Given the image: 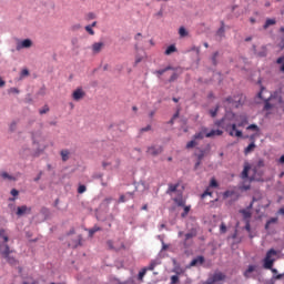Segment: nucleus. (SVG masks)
Wrapping results in <instances>:
<instances>
[{
  "mask_svg": "<svg viewBox=\"0 0 284 284\" xmlns=\"http://www.w3.org/2000/svg\"><path fill=\"white\" fill-rule=\"evenodd\" d=\"M197 162L195 163V170L199 169L201 165L203 159H205V150H200V153L195 154Z\"/></svg>",
  "mask_w": 284,
  "mask_h": 284,
  "instance_id": "nucleus-16",
  "label": "nucleus"
},
{
  "mask_svg": "<svg viewBox=\"0 0 284 284\" xmlns=\"http://www.w3.org/2000/svg\"><path fill=\"white\" fill-rule=\"evenodd\" d=\"M242 214L244 216V219H246V221H250V219H252V213H250V211H242Z\"/></svg>",
  "mask_w": 284,
  "mask_h": 284,
  "instance_id": "nucleus-40",
  "label": "nucleus"
},
{
  "mask_svg": "<svg viewBox=\"0 0 284 284\" xmlns=\"http://www.w3.org/2000/svg\"><path fill=\"white\" fill-rule=\"evenodd\" d=\"M85 30L91 34V37H94V30L92 29V27L87 26Z\"/></svg>",
  "mask_w": 284,
  "mask_h": 284,
  "instance_id": "nucleus-54",
  "label": "nucleus"
},
{
  "mask_svg": "<svg viewBox=\"0 0 284 284\" xmlns=\"http://www.w3.org/2000/svg\"><path fill=\"white\" fill-rule=\"evenodd\" d=\"M10 241V234L8 230L0 229V255L9 265H17V258L12 255L14 254V250L10 248L8 242Z\"/></svg>",
  "mask_w": 284,
  "mask_h": 284,
  "instance_id": "nucleus-1",
  "label": "nucleus"
},
{
  "mask_svg": "<svg viewBox=\"0 0 284 284\" xmlns=\"http://www.w3.org/2000/svg\"><path fill=\"white\" fill-rule=\"evenodd\" d=\"M219 57V52H215L212 57L213 65H216V59Z\"/></svg>",
  "mask_w": 284,
  "mask_h": 284,
  "instance_id": "nucleus-59",
  "label": "nucleus"
},
{
  "mask_svg": "<svg viewBox=\"0 0 284 284\" xmlns=\"http://www.w3.org/2000/svg\"><path fill=\"white\" fill-rule=\"evenodd\" d=\"M270 26H276V19H266L265 23H264V30H267V28H270Z\"/></svg>",
  "mask_w": 284,
  "mask_h": 284,
  "instance_id": "nucleus-24",
  "label": "nucleus"
},
{
  "mask_svg": "<svg viewBox=\"0 0 284 284\" xmlns=\"http://www.w3.org/2000/svg\"><path fill=\"white\" fill-rule=\"evenodd\" d=\"M221 126L230 136H237V139L243 136V131L236 130V123H227V118L222 119Z\"/></svg>",
  "mask_w": 284,
  "mask_h": 284,
  "instance_id": "nucleus-3",
  "label": "nucleus"
},
{
  "mask_svg": "<svg viewBox=\"0 0 284 284\" xmlns=\"http://www.w3.org/2000/svg\"><path fill=\"white\" fill-rule=\"evenodd\" d=\"M119 202L120 203H125V195H121Z\"/></svg>",
  "mask_w": 284,
  "mask_h": 284,
  "instance_id": "nucleus-64",
  "label": "nucleus"
},
{
  "mask_svg": "<svg viewBox=\"0 0 284 284\" xmlns=\"http://www.w3.org/2000/svg\"><path fill=\"white\" fill-rule=\"evenodd\" d=\"M97 232H101V227L99 226H93L92 229L89 230V236H94Z\"/></svg>",
  "mask_w": 284,
  "mask_h": 284,
  "instance_id": "nucleus-33",
  "label": "nucleus"
},
{
  "mask_svg": "<svg viewBox=\"0 0 284 284\" xmlns=\"http://www.w3.org/2000/svg\"><path fill=\"white\" fill-rule=\"evenodd\" d=\"M173 52H176V47H175L174 44H171V45H169V47L166 48L164 54L170 55V54H172Z\"/></svg>",
  "mask_w": 284,
  "mask_h": 284,
  "instance_id": "nucleus-29",
  "label": "nucleus"
},
{
  "mask_svg": "<svg viewBox=\"0 0 284 284\" xmlns=\"http://www.w3.org/2000/svg\"><path fill=\"white\" fill-rule=\"evenodd\" d=\"M272 223H278V217L270 219L265 224V230H270V225H272Z\"/></svg>",
  "mask_w": 284,
  "mask_h": 284,
  "instance_id": "nucleus-32",
  "label": "nucleus"
},
{
  "mask_svg": "<svg viewBox=\"0 0 284 284\" xmlns=\"http://www.w3.org/2000/svg\"><path fill=\"white\" fill-rule=\"evenodd\" d=\"M205 196H212V192L210 191V189H206L204 191V193L201 195V199H205Z\"/></svg>",
  "mask_w": 284,
  "mask_h": 284,
  "instance_id": "nucleus-47",
  "label": "nucleus"
},
{
  "mask_svg": "<svg viewBox=\"0 0 284 284\" xmlns=\"http://www.w3.org/2000/svg\"><path fill=\"white\" fill-rule=\"evenodd\" d=\"M216 112H219V109H215V110H211L210 111V114L211 116L214 119V116H216Z\"/></svg>",
  "mask_w": 284,
  "mask_h": 284,
  "instance_id": "nucleus-62",
  "label": "nucleus"
},
{
  "mask_svg": "<svg viewBox=\"0 0 284 284\" xmlns=\"http://www.w3.org/2000/svg\"><path fill=\"white\" fill-rule=\"evenodd\" d=\"M245 103V95L237 94L235 97H229L224 100V108L226 110H234V108H241Z\"/></svg>",
  "mask_w": 284,
  "mask_h": 284,
  "instance_id": "nucleus-2",
  "label": "nucleus"
},
{
  "mask_svg": "<svg viewBox=\"0 0 284 284\" xmlns=\"http://www.w3.org/2000/svg\"><path fill=\"white\" fill-rule=\"evenodd\" d=\"M175 205H178V207H185V199H183V195H179L178 197L173 199Z\"/></svg>",
  "mask_w": 284,
  "mask_h": 284,
  "instance_id": "nucleus-20",
  "label": "nucleus"
},
{
  "mask_svg": "<svg viewBox=\"0 0 284 284\" xmlns=\"http://www.w3.org/2000/svg\"><path fill=\"white\" fill-rule=\"evenodd\" d=\"M221 281H225V274H223L221 272H215L213 275H211L207 278L206 284H214V283H219Z\"/></svg>",
  "mask_w": 284,
  "mask_h": 284,
  "instance_id": "nucleus-7",
  "label": "nucleus"
},
{
  "mask_svg": "<svg viewBox=\"0 0 284 284\" xmlns=\"http://www.w3.org/2000/svg\"><path fill=\"white\" fill-rule=\"evenodd\" d=\"M182 207H184V211L181 214V216H182V219H185V216H187V214H190V210H192V206L184 204V206H182Z\"/></svg>",
  "mask_w": 284,
  "mask_h": 284,
  "instance_id": "nucleus-31",
  "label": "nucleus"
},
{
  "mask_svg": "<svg viewBox=\"0 0 284 284\" xmlns=\"http://www.w3.org/2000/svg\"><path fill=\"white\" fill-rule=\"evenodd\" d=\"M88 187L84 184H80L78 187V194H83L85 193Z\"/></svg>",
  "mask_w": 284,
  "mask_h": 284,
  "instance_id": "nucleus-37",
  "label": "nucleus"
},
{
  "mask_svg": "<svg viewBox=\"0 0 284 284\" xmlns=\"http://www.w3.org/2000/svg\"><path fill=\"white\" fill-rule=\"evenodd\" d=\"M0 176L3 181H17V178L14 175H10V173L6 171L0 172Z\"/></svg>",
  "mask_w": 284,
  "mask_h": 284,
  "instance_id": "nucleus-19",
  "label": "nucleus"
},
{
  "mask_svg": "<svg viewBox=\"0 0 284 284\" xmlns=\"http://www.w3.org/2000/svg\"><path fill=\"white\" fill-rule=\"evenodd\" d=\"M246 130H253L254 132H258V125L256 124H251L246 128Z\"/></svg>",
  "mask_w": 284,
  "mask_h": 284,
  "instance_id": "nucleus-48",
  "label": "nucleus"
},
{
  "mask_svg": "<svg viewBox=\"0 0 284 284\" xmlns=\"http://www.w3.org/2000/svg\"><path fill=\"white\" fill-rule=\"evenodd\" d=\"M210 187H219V182H216V179H212L210 182Z\"/></svg>",
  "mask_w": 284,
  "mask_h": 284,
  "instance_id": "nucleus-49",
  "label": "nucleus"
},
{
  "mask_svg": "<svg viewBox=\"0 0 284 284\" xmlns=\"http://www.w3.org/2000/svg\"><path fill=\"white\" fill-rule=\"evenodd\" d=\"M26 77H30V71L28 69H23L20 73V79H26Z\"/></svg>",
  "mask_w": 284,
  "mask_h": 284,
  "instance_id": "nucleus-36",
  "label": "nucleus"
},
{
  "mask_svg": "<svg viewBox=\"0 0 284 284\" xmlns=\"http://www.w3.org/2000/svg\"><path fill=\"white\" fill-rule=\"evenodd\" d=\"M102 168H103V170H108L109 168H110V170H112V163L108 162V161H103Z\"/></svg>",
  "mask_w": 284,
  "mask_h": 284,
  "instance_id": "nucleus-41",
  "label": "nucleus"
},
{
  "mask_svg": "<svg viewBox=\"0 0 284 284\" xmlns=\"http://www.w3.org/2000/svg\"><path fill=\"white\" fill-rule=\"evenodd\" d=\"M257 97L265 102L264 110H272V104L270 103V101H272V95L265 87H261V91L257 93Z\"/></svg>",
  "mask_w": 284,
  "mask_h": 284,
  "instance_id": "nucleus-5",
  "label": "nucleus"
},
{
  "mask_svg": "<svg viewBox=\"0 0 284 284\" xmlns=\"http://www.w3.org/2000/svg\"><path fill=\"white\" fill-rule=\"evenodd\" d=\"M263 168H265V161L258 160L253 166L254 175L251 178V181H261V178L263 176Z\"/></svg>",
  "mask_w": 284,
  "mask_h": 284,
  "instance_id": "nucleus-6",
  "label": "nucleus"
},
{
  "mask_svg": "<svg viewBox=\"0 0 284 284\" xmlns=\"http://www.w3.org/2000/svg\"><path fill=\"white\" fill-rule=\"evenodd\" d=\"M22 284H39V282L32 280L31 282H23Z\"/></svg>",
  "mask_w": 284,
  "mask_h": 284,
  "instance_id": "nucleus-63",
  "label": "nucleus"
},
{
  "mask_svg": "<svg viewBox=\"0 0 284 284\" xmlns=\"http://www.w3.org/2000/svg\"><path fill=\"white\" fill-rule=\"evenodd\" d=\"M146 152L151 156H159L163 152V146H158V145H151L148 148Z\"/></svg>",
  "mask_w": 284,
  "mask_h": 284,
  "instance_id": "nucleus-8",
  "label": "nucleus"
},
{
  "mask_svg": "<svg viewBox=\"0 0 284 284\" xmlns=\"http://www.w3.org/2000/svg\"><path fill=\"white\" fill-rule=\"evenodd\" d=\"M236 121H239L237 128H245L248 123L247 115H240L236 118Z\"/></svg>",
  "mask_w": 284,
  "mask_h": 284,
  "instance_id": "nucleus-17",
  "label": "nucleus"
},
{
  "mask_svg": "<svg viewBox=\"0 0 284 284\" xmlns=\"http://www.w3.org/2000/svg\"><path fill=\"white\" fill-rule=\"evenodd\" d=\"M11 196H19V191L17 189H12Z\"/></svg>",
  "mask_w": 284,
  "mask_h": 284,
  "instance_id": "nucleus-60",
  "label": "nucleus"
},
{
  "mask_svg": "<svg viewBox=\"0 0 284 284\" xmlns=\"http://www.w3.org/2000/svg\"><path fill=\"white\" fill-rule=\"evenodd\" d=\"M8 93H9V94H19V89H17V88H11V89L8 90Z\"/></svg>",
  "mask_w": 284,
  "mask_h": 284,
  "instance_id": "nucleus-51",
  "label": "nucleus"
},
{
  "mask_svg": "<svg viewBox=\"0 0 284 284\" xmlns=\"http://www.w3.org/2000/svg\"><path fill=\"white\" fill-rule=\"evenodd\" d=\"M196 145H199V141L192 138V140L186 143V150H192V148H196Z\"/></svg>",
  "mask_w": 284,
  "mask_h": 284,
  "instance_id": "nucleus-23",
  "label": "nucleus"
},
{
  "mask_svg": "<svg viewBox=\"0 0 284 284\" xmlns=\"http://www.w3.org/2000/svg\"><path fill=\"white\" fill-rule=\"evenodd\" d=\"M168 70H172V67H166L165 69H161V70H158L155 72V74H158L159 77L165 74V72H168Z\"/></svg>",
  "mask_w": 284,
  "mask_h": 284,
  "instance_id": "nucleus-35",
  "label": "nucleus"
},
{
  "mask_svg": "<svg viewBox=\"0 0 284 284\" xmlns=\"http://www.w3.org/2000/svg\"><path fill=\"white\" fill-rule=\"evenodd\" d=\"M154 267H156V262L153 261L148 267H144V270H146V272H152L154 271Z\"/></svg>",
  "mask_w": 284,
  "mask_h": 284,
  "instance_id": "nucleus-38",
  "label": "nucleus"
},
{
  "mask_svg": "<svg viewBox=\"0 0 284 284\" xmlns=\"http://www.w3.org/2000/svg\"><path fill=\"white\" fill-rule=\"evenodd\" d=\"M145 274H148V268H142L138 275L139 281H143V277L145 276Z\"/></svg>",
  "mask_w": 284,
  "mask_h": 284,
  "instance_id": "nucleus-34",
  "label": "nucleus"
},
{
  "mask_svg": "<svg viewBox=\"0 0 284 284\" xmlns=\"http://www.w3.org/2000/svg\"><path fill=\"white\" fill-rule=\"evenodd\" d=\"M180 114H181V108H178V110H176L175 114L172 116V119H174L176 121V119H179Z\"/></svg>",
  "mask_w": 284,
  "mask_h": 284,
  "instance_id": "nucleus-56",
  "label": "nucleus"
},
{
  "mask_svg": "<svg viewBox=\"0 0 284 284\" xmlns=\"http://www.w3.org/2000/svg\"><path fill=\"white\" fill-rule=\"evenodd\" d=\"M223 135V131L216 129V130H211L210 132L206 131V139H214V136H222Z\"/></svg>",
  "mask_w": 284,
  "mask_h": 284,
  "instance_id": "nucleus-14",
  "label": "nucleus"
},
{
  "mask_svg": "<svg viewBox=\"0 0 284 284\" xmlns=\"http://www.w3.org/2000/svg\"><path fill=\"white\" fill-rule=\"evenodd\" d=\"M245 230H246V232H248V233L252 232V226L250 225V220H246Z\"/></svg>",
  "mask_w": 284,
  "mask_h": 284,
  "instance_id": "nucleus-53",
  "label": "nucleus"
},
{
  "mask_svg": "<svg viewBox=\"0 0 284 284\" xmlns=\"http://www.w3.org/2000/svg\"><path fill=\"white\" fill-rule=\"evenodd\" d=\"M257 55H260V57H267V48L263 47V48H262V51H260V52L257 53Z\"/></svg>",
  "mask_w": 284,
  "mask_h": 284,
  "instance_id": "nucleus-44",
  "label": "nucleus"
},
{
  "mask_svg": "<svg viewBox=\"0 0 284 284\" xmlns=\"http://www.w3.org/2000/svg\"><path fill=\"white\" fill-rule=\"evenodd\" d=\"M106 245H108V247H109L110 250H114V243L112 242V240H109V241L106 242Z\"/></svg>",
  "mask_w": 284,
  "mask_h": 284,
  "instance_id": "nucleus-58",
  "label": "nucleus"
},
{
  "mask_svg": "<svg viewBox=\"0 0 284 284\" xmlns=\"http://www.w3.org/2000/svg\"><path fill=\"white\" fill-rule=\"evenodd\" d=\"M278 252H276V250L274 248H270L266 252L263 264L264 270H272V267H274V263L276 262V258H274V256H276Z\"/></svg>",
  "mask_w": 284,
  "mask_h": 284,
  "instance_id": "nucleus-4",
  "label": "nucleus"
},
{
  "mask_svg": "<svg viewBox=\"0 0 284 284\" xmlns=\"http://www.w3.org/2000/svg\"><path fill=\"white\" fill-rule=\"evenodd\" d=\"M60 156H61L62 161L65 163V161L70 160V151L69 150H62L60 152Z\"/></svg>",
  "mask_w": 284,
  "mask_h": 284,
  "instance_id": "nucleus-22",
  "label": "nucleus"
},
{
  "mask_svg": "<svg viewBox=\"0 0 284 284\" xmlns=\"http://www.w3.org/2000/svg\"><path fill=\"white\" fill-rule=\"evenodd\" d=\"M152 130V125H146L145 128L140 129V134H143V132H150Z\"/></svg>",
  "mask_w": 284,
  "mask_h": 284,
  "instance_id": "nucleus-46",
  "label": "nucleus"
},
{
  "mask_svg": "<svg viewBox=\"0 0 284 284\" xmlns=\"http://www.w3.org/2000/svg\"><path fill=\"white\" fill-rule=\"evenodd\" d=\"M71 30L73 31V32H77V30H81V24H73L72 27H71Z\"/></svg>",
  "mask_w": 284,
  "mask_h": 284,
  "instance_id": "nucleus-55",
  "label": "nucleus"
},
{
  "mask_svg": "<svg viewBox=\"0 0 284 284\" xmlns=\"http://www.w3.org/2000/svg\"><path fill=\"white\" fill-rule=\"evenodd\" d=\"M251 141L252 143H250L245 149H244V154L245 156H247V154H252V152L254 150H256V144L254 143V135H251Z\"/></svg>",
  "mask_w": 284,
  "mask_h": 284,
  "instance_id": "nucleus-11",
  "label": "nucleus"
},
{
  "mask_svg": "<svg viewBox=\"0 0 284 284\" xmlns=\"http://www.w3.org/2000/svg\"><path fill=\"white\" fill-rule=\"evenodd\" d=\"M278 48H281V50L284 49V36L281 39V42L278 43Z\"/></svg>",
  "mask_w": 284,
  "mask_h": 284,
  "instance_id": "nucleus-61",
  "label": "nucleus"
},
{
  "mask_svg": "<svg viewBox=\"0 0 284 284\" xmlns=\"http://www.w3.org/2000/svg\"><path fill=\"white\" fill-rule=\"evenodd\" d=\"M83 97H85V92L83 91V89H77L72 93L73 101H81Z\"/></svg>",
  "mask_w": 284,
  "mask_h": 284,
  "instance_id": "nucleus-12",
  "label": "nucleus"
},
{
  "mask_svg": "<svg viewBox=\"0 0 284 284\" xmlns=\"http://www.w3.org/2000/svg\"><path fill=\"white\" fill-rule=\"evenodd\" d=\"M220 232H221L222 234H225V232H227V226L225 225V223H222V224L220 225Z\"/></svg>",
  "mask_w": 284,
  "mask_h": 284,
  "instance_id": "nucleus-50",
  "label": "nucleus"
},
{
  "mask_svg": "<svg viewBox=\"0 0 284 284\" xmlns=\"http://www.w3.org/2000/svg\"><path fill=\"white\" fill-rule=\"evenodd\" d=\"M203 263H205V257L200 255L191 261L190 267H195V265H203Z\"/></svg>",
  "mask_w": 284,
  "mask_h": 284,
  "instance_id": "nucleus-13",
  "label": "nucleus"
},
{
  "mask_svg": "<svg viewBox=\"0 0 284 284\" xmlns=\"http://www.w3.org/2000/svg\"><path fill=\"white\" fill-rule=\"evenodd\" d=\"M9 130L10 132H14L17 130V122H11Z\"/></svg>",
  "mask_w": 284,
  "mask_h": 284,
  "instance_id": "nucleus-52",
  "label": "nucleus"
},
{
  "mask_svg": "<svg viewBox=\"0 0 284 284\" xmlns=\"http://www.w3.org/2000/svg\"><path fill=\"white\" fill-rule=\"evenodd\" d=\"M28 48H32V40L30 39H24L22 41H19L17 43L16 50H23V49H28Z\"/></svg>",
  "mask_w": 284,
  "mask_h": 284,
  "instance_id": "nucleus-9",
  "label": "nucleus"
},
{
  "mask_svg": "<svg viewBox=\"0 0 284 284\" xmlns=\"http://www.w3.org/2000/svg\"><path fill=\"white\" fill-rule=\"evenodd\" d=\"M250 170H252V166H250L247 163L244 165V169L241 173V179L245 181V179H250Z\"/></svg>",
  "mask_w": 284,
  "mask_h": 284,
  "instance_id": "nucleus-18",
  "label": "nucleus"
},
{
  "mask_svg": "<svg viewBox=\"0 0 284 284\" xmlns=\"http://www.w3.org/2000/svg\"><path fill=\"white\" fill-rule=\"evenodd\" d=\"M103 42H95L93 43L92 45V51L95 53V54H99V52H101V50H103Z\"/></svg>",
  "mask_w": 284,
  "mask_h": 284,
  "instance_id": "nucleus-21",
  "label": "nucleus"
},
{
  "mask_svg": "<svg viewBox=\"0 0 284 284\" xmlns=\"http://www.w3.org/2000/svg\"><path fill=\"white\" fill-rule=\"evenodd\" d=\"M276 63H277V65H281L280 72H284V55L277 58Z\"/></svg>",
  "mask_w": 284,
  "mask_h": 284,
  "instance_id": "nucleus-26",
  "label": "nucleus"
},
{
  "mask_svg": "<svg viewBox=\"0 0 284 284\" xmlns=\"http://www.w3.org/2000/svg\"><path fill=\"white\" fill-rule=\"evenodd\" d=\"M40 114H48L50 112V108L48 105H44L42 109H40Z\"/></svg>",
  "mask_w": 284,
  "mask_h": 284,
  "instance_id": "nucleus-45",
  "label": "nucleus"
},
{
  "mask_svg": "<svg viewBox=\"0 0 284 284\" xmlns=\"http://www.w3.org/2000/svg\"><path fill=\"white\" fill-rule=\"evenodd\" d=\"M171 283H172V284L179 283V277H178L176 275H172V276H171Z\"/></svg>",
  "mask_w": 284,
  "mask_h": 284,
  "instance_id": "nucleus-57",
  "label": "nucleus"
},
{
  "mask_svg": "<svg viewBox=\"0 0 284 284\" xmlns=\"http://www.w3.org/2000/svg\"><path fill=\"white\" fill-rule=\"evenodd\" d=\"M179 79V73L174 72L171 78L169 79V83H174Z\"/></svg>",
  "mask_w": 284,
  "mask_h": 284,
  "instance_id": "nucleus-42",
  "label": "nucleus"
},
{
  "mask_svg": "<svg viewBox=\"0 0 284 284\" xmlns=\"http://www.w3.org/2000/svg\"><path fill=\"white\" fill-rule=\"evenodd\" d=\"M30 212H32V207L22 205V206H18L16 214L17 216H23V214H30Z\"/></svg>",
  "mask_w": 284,
  "mask_h": 284,
  "instance_id": "nucleus-10",
  "label": "nucleus"
},
{
  "mask_svg": "<svg viewBox=\"0 0 284 284\" xmlns=\"http://www.w3.org/2000/svg\"><path fill=\"white\" fill-rule=\"evenodd\" d=\"M207 133V128L202 129V131L195 133L193 139L196 141H203L205 139V134Z\"/></svg>",
  "mask_w": 284,
  "mask_h": 284,
  "instance_id": "nucleus-15",
  "label": "nucleus"
},
{
  "mask_svg": "<svg viewBox=\"0 0 284 284\" xmlns=\"http://www.w3.org/2000/svg\"><path fill=\"white\" fill-rule=\"evenodd\" d=\"M79 245H81V237L77 242L69 243V247H79Z\"/></svg>",
  "mask_w": 284,
  "mask_h": 284,
  "instance_id": "nucleus-43",
  "label": "nucleus"
},
{
  "mask_svg": "<svg viewBox=\"0 0 284 284\" xmlns=\"http://www.w3.org/2000/svg\"><path fill=\"white\" fill-rule=\"evenodd\" d=\"M194 236H196V232H190L185 234V241H190V239H194Z\"/></svg>",
  "mask_w": 284,
  "mask_h": 284,
  "instance_id": "nucleus-39",
  "label": "nucleus"
},
{
  "mask_svg": "<svg viewBox=\"0 0 284 284\" xmlns=\"http://www.w3.org/2000/svg\"><path fill=\"white\" fill-rule=\"evenodd\" d=\"M144 59H145V55H141V54L136 53L135 61H134V68H136V65H139V63H141Z\"/></svg>",
  "mask_w": 284,
  "mask_h": 284,
  "instance_id": "nucleus-28",
  "label": "nucleus"
},
{
  "mask_svg": "<svg viewBox=\"0 0 284 284\" xmlns=\"http://www.w3.org/2000/svg\"><path fill=\"white\" fill-rule=\"evenodd\" d=\"M179 34H180L181 39H184V37H187V34H189L187 29H185V27H181L179 29Z\"/></svg>",
  "mask_w": 284,
  "mask_h": 284,
  "instance_id": "nucleus-30",
  "label": "nucleus"
},
{
  "mask_svg": "<svg viewBox=\"0 0 284 284\" xmlns=\"http://www.w3.org/2000/svg\"><path fill=\"white\" fill-rule=\"evenodd\" d=\"M179 190V184H170L166 194H172Z\"/></svg>",
  "mask_w": 284,
  "mask_h": 284,
  "instance_id": "nucleus-27",
  "label": "nucleus"
},
{
  "mask_svg": "<svg viewBox=\"0 0 284 284\" xmlns=\"http://www.w3.org/2000/svg\"><path fill=\"white\" fill-rule=\"evenodd\" d=\"M254 270H256V266L250 265V266L247 267V270L244 272L245 278H250V276H251L252 272H254Z\"/></svg>",
  "mask_w": 284,
  "mask_h": 284,
  "instance_id": "nucleus-25",
  "label": "nucleus"
}]
</instances>
